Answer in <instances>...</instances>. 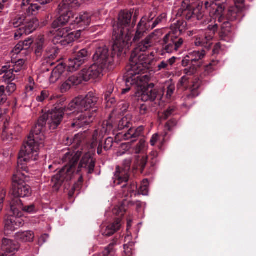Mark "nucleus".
<instances>
[{"label": "nucleus", "mask_w": 256, "mask_h": 256, "mask_svg": "<svg viewBox=\"0 0 256 256\" xmlns=\"http://www.w3.org/2000/svg\"><path fill=\"white\" fill-rule=\"evenodd\" d=\"M116 128L114 126L110 121H104L101 130L102 134L104 133L106 134H112L114 135L115 134Z\"/></svg>", "instance_id": "30"}, {"label": "nucleus", "mask_w": 256, "mask_h": 256, "mask_svg": "<svg viewBox=\"0 0 256 256\" xmlns=\"http://www.w3.org/2000/svg\"><path fill=\"white\" fill-rule=\"evenodd\" d=\"M226 0H198L193 5L183 2L176 14L178 20L171 26V32L166 34L161 42L163 52L172 53L178 51L182 46L184 40L180 35L187 26L184 19L192 21L203 19L204 16V5L206 9H210V14L216 16V21L222 23L219 32L220 40L230 42L234 34V22L242 19V13L238 8L231 6L226 14Z\"/></svg>", "instance_id": "1"}, {"label": "nucleus", "mask_w": 256, "mask_h": 256, "mask_svg": "<svg viewBox=\"0 0 256 256\" xmlns=\"http://www.w3.org/2000/svg\"><path fill=\"white\" fill-rule=\"evenodd\" d=\"M52 0H36V2L38 4L41 5H44L48 4L50 3Z\"/></svg>", "instance_id": "59"}, {"label": "nucleus", "mask_w": 256, "mask_h": 256, "mask_svg": "<svg viewBox=\"0 0 256 256\" xmlns=\"http://www.w3.org/2000/svg\"><path fill=\"white\" fill-rule=\"evenodd\" d=\"M82 156L79 150L76 152H67L63 156L62 160L65 164L64 168L58 174L52 177V183L55 190H58L62 184L68 182L72 178L76 180L71 190L68 192V196H73L76 191H79L83 184V178L86 173L90 174L93 173L96 161L90 153L85 154L76 171V166Z\"/></svg>", "instance_id": "5"}, {"label": "nucleus", "mask_w": 256, "mask_h": 256, "mask_svg": "<svg viewBox=\"0 0 256 256\" xmlns=\"http://www.w3.org/2000/svg\"><path fill=\"white\" fill-rule=\"evenodd\" d=\"M197 68L196 66L191 65L190 68L184 70V74L187 76H192L196 72Z\"/></svg>", "instance_id": "36"}, {"label": "nucleus", "mask_w": 256, "mask_h": 256, "mask_svg": "<svg viewBox=\"0 0 256 256\" xmlns=\"http://www.w3.org/2000/svg\"><path fill=\"white\" fill-rule=\"evenodd\" d=\"M48 238V235L47 234H44L42 236L39 240L38 243L40 244H42L46 242V239Z\"/></svg>", "instance_id": "56"}, {"label": "nucleus", "mask_w": 256, "mask_h": 256, "mask_svg": "<svg viewBox=\"0 0 256 256\" xmlns=\"http://www.w3.org/2000/svg\"><path fill=\"white\" fill-rule=\"evenodd\" d=\"M26 176L24 174L18 172L14 174L12 178V188L10 194L15 198L30 196L32 194V189L26 182Z\"/></svg>", "instance_id": "10"}, {"label": "nucleus", "mask_w": 256, "mask_h": 256, "mask_svg": "<svg viewBox=\"0 0 256 256\" xmlns=\"http://www.w3.org/2000/svg\"><path fill=\"white\" fill-rule=\"evenodd\" d=\"M190 64L191 66V60L188 58V55L185 56L182 61V65L185 67Z\"/></svg>", "instance_id": "54"}, {"label": "nucleus", "mask_w": 256, "mask_h": 256, "mask_svg": "<svg viewBox=\"0 0 256 256\" xmlns=\"http://www.w3.org/2000/svg\"><path fill=\"white\" fill-rule=\"evenodd\" d=\"M6 195V192L5 190H2L0 193V212L3 208L4 200Z\"/></svg>", "instance_id": "49"}, {"label": "nucleus", "mask_w": 256, "mask_h": 256, "mask_svg": "<svg viewBox=\"0 0 256 256\" xmlns=\"http://www.w3.org/2000/svg\"><path fill=\"white\" fill-rule=\"evenodd\" d=\"M102 142H100L98 144V146L97 149V153L98 154L100 155L102 154Z\"/></svg>", "instance_id": "60"}, {"label": "nucleus", "mask_w": 256, "mask_h": 256, "mask_svg": "<svg viewBox=\"0 0 256 256\" xmlns=\"http://www.w3.org/2000/svg\"><path fill=\"white\" fill-rule=\"evenodd\" d=\"M7 100V94L5 92V87L4 86H0V105L4 104Z\"/></svg>", "instance_id": "34"}, {"label": "nucleus", "mask_w": 256, "mask_h": 256, "mask_svg": "<svg viewBox=\"0 0 256 256\" xmlns=\"http://www.w3.org/2000/svg\"><path fill=\"white\" fill-rule=\"evenodd\" d=\"M114 90V86L112 84H109L108 86L107 90L105 94V99L107 100L108 96L112 95V92Z\"/></svg>", "instance_id": "44"}, {"label": "nucleus", "mask_w": 256, "mask_h": 256, "mask_svg": "<svg viewBox=\"0 0 256 256\" xmlns=\"http://www.w3.org/2000/svg\"><path fill=\"white\" fill-rule=\"evenodd\" d=\"M138 192L142 195H146L148 192V188L146 184H143L139 188Z\"/></svg>", "instance_id": "52"}, {"label": "nucleus", "mask_w": 256, "mask_h": 256, "mask_svg": "<svg viewBox=\"0 0 256 256\" xmlns=\"http://www.w3.org/2000/svg\"><path fill=\"white\" fill-rule=\"evenodd\" d=\"M124 205L125 201H124L123 204L120 206H116L112 210V213L120 218H116L113 223L108 226L102 227V233L103 236H110L120 230L121 226L122 220L120 218L124 215L126 211L124 206Z\"/></svg>", "instance_id": "12"}, {"label": "nucleus", "mask_w": 256, "mask_h": 256, "mask_svg": "<svg viewBox=\"0 0 256 256\" xmlns=\"http://www.w3.org/2000/svg\"><path fill=\"white\" fill-rule=\"evenodd\" d=\"M33 40L28 38L24 41H20L14 47L12 52L16 54H22L27 55L30 52V47L33 43Z\"/></svg>", "instance_id": "21"}, {"label": "nucleus", "mask_w": 256, "mask_h": 256, "mask_svg": "<svg viewBox=\"0 0 256 256\" xmlns=\"http://www.w3.org/2000/svg\"><path fill=\"white\" fill-rule=\"evenodd\" d=\"M108 102H110L112 104L116 102L115 98L113 96V95H111L110 96H108L107 100H106Z\"/></svg>", "instance_id": "62"}, {"label": "nucleus", "mask_w": 256, "mask_h": 256, "mask_svg": "<svg viewBox=\"0 0 256 256\" xmlns=\"http://www.w3.org/2000/svg\"><path fill=\"white\" fill-rule=\"evenodd\" d=\"M155 16V15L154 14L152 13H150L149 15L148 16H143L142 18H146V25L148 26V27H149L150 28V23L152 22V21L153 20Z\"/></svg>", "instance_id": "50"}, {"label": "nucleus", "mask_w": 256, "mask_h": 256, "mask_svg": "<svg viewBox=\"0 0 256 256\" xmlns=\"http://www.w3.org/2000/svg\"><path fill=\"white\" fill-rule=\"evenodd\" d=\"M145 146V141L143 139H141L135 148V153L136 154H140L144 150Z\"/></svg>", "instance_id": "37"}, {"label": "nucleus", "mask_w": 256, "mask_h": 256, "mask_svg": "<svg viewBox=\"0 0 256 256\" xmlns=\"http://www.w3.org/2000/svg\"><path fill=\"white\" fill-rule=\"evenodd\" d=\"M82 77L81 75L80 77H78L77 76H70L67 80L71 86H77L81 83L82 81Z\"/></svg>", "instance_id": "33"}, {"label": "nucleus", "mask_w": 256, "mask_h": 256, "mask_svg": "<svg viewBox=\"0 0 256 256\" xmlns=\"http://www.w3.org/2000/svg\"><path fill=\"white\" fill-rule=\"evenodd\" d=\"M124 256H132V248H130L129 246H127L126 245H124Z\"/></svg>", "instance_id": "51"}, {"label": "nucleus", "mask_w": 256, "mask_h": 256, "mask_svg": "<svg viewBox=\"0 0 256 256\" xmlns=\"http://www.w3.org/2000/svg\"><path fill=\"white\" fill-rule=\"evenodd\" d=\"M148 110V107L146 104H142L140 105V113L141 115H144L146 114Z\"/></svg>", "instance_id": "53"}, {"label": "nucleus", "mask_w": 256, "mask_h": 256, "mask_svg": "<svg viewBox=\"0 0 256 256\" xmlns=\"http://www.w3.org/2000/svg\"><path fill=\"white\" fill-rule=\"evenodd\" d=\"M159 138V136L158 134H154L150 140V143L152 146H154L156 142H158Z\"/></svg>", "instance_id": "55"}, {"label": "nucleus", "mask_w": 256, "mask_h": 256, "mask_svg": "<svg viewBox=\"0 0 256 256\" xmlns=\"http://www.w3.org/2000/svg\"><path fill=\"white\" fill-rule=\"evenodd\" d=\"M200 86L198 82L194 84L193 89L192 90L191 93L188 96L187 98H193L198 95L196 90L200 87Z\"/></svg>", "instance_id": "35"}, {"label": "nucleus", "mask_w": 256, "mask_h": 256, "mask_svg": "<svg viewBox=\"0 0 256 256\" xmlns=\"http://www.w3.org/2000/svg\"><path fill=\"white\" fill-rule=\"evenodd\" d=\"M25 60L20 58L15 62H12V65H6L4 66L2 68V73H4V77L8 80H12L14 79L15 76L14 72H20L23 69Z\"/></svg>", "instance_id": "17"}, {"label": "nucleus", "mask_w": 256, "mask_h": 256, "mask_svg": "<svg viewBox=\"0 0 256 256\" xmlns=\"http://www.w3.org/2000/svg\"><path fill=\"white\" fill-rule=\"evenodd\" d=\"M98 105V98L92 92L84 97L81 96L72 100L69 104L68 108L72 113H80V114L74 120L71 126L79 128L92 123L96 116Z\"/></svg>", "instance_id": "7"}, {"label": "nucleus", "mask_w": 256, "mask_h": 256, "mask_svg": "<svg viewBox=\"0 0 256 256\" xmlns=\"http://www.w3.org/2000/svg\"><path fill=\"white\" fill-rule=\"evenodd\" d=\"M30 16L28 15L25 22L22 24V27L16 30L14 34L15 39L18 40L24 34L28 35L32 33L38 26V20L32 18Z\"/></svg>", "instance_id": "15"}, {"label": "nucleus", "mask_w": 256, "mask_h": 256, "mask_svg": "<svg viewBox=\"0 0 256 256\" xmlns=\"http://www.w3.org/2000/svg\"><path fill=\"white\" fill-rule=\"evenodd\" d=\"M177 124V121L176 119L172 118L168 120L166 125V128L168 130L171 131L172 128L176 126Z\"/></svg>", "instance_id": "42"}, {"label": "nucleus", "mask_w": 256, "mask_h": 256, "mask_svg": "<svg viewBox=\"0 0 256 256\" xmlns=\"http://www.w3.org/2000/svg\"><path fill=\"white\" fill-rule=\"evenodd\" d=\"M132 17L131 12H120L119 14L118 22L116 24L113 26L112 38L114 41V50L118 49V54L122 52L126 54V51L132 42H138L136 46L132 51L131 55L134 50L141 44H145V42L148 41L150 43V46H148L146 50L144 52V54L149 56H152L153 62L154 61V56L150 54L146 51L152 44V38L154 36L158 37L162 35L161 30H155L153 32L146 36L148 32L150 30L148 26L146 23V18H142L140 22L136 26L134 30H132L131 28L135 25L136 19L134 18L133 22L130 26V22Z\"/></svg>", "instance_id": "2"}, {"label": "nucleus", "mask_w": 256, "mask_h": 256, "mask_svg": "<svg viewBox=\"0 0 256 256\" xmlns=\"http://www.w3.org/2000/svg\"><path fill=\"white\" fill-rule=\"evenodd\" d=\"M27 16L28 14H26V12L22 14H18L10 22V26L16 28H21V27H22V24H23L24 22H25Z\"/></svg>", "instance_id": "28"}, {"label": "nucleus", "mask_w": 256, "mask_h": 256, "mask_svg": "<svg viewBox=\"0 0 256 256\" xmlns=\"http://www.w3.org/2000/svg\"><path fill=\"white\" fill-rule=\"evenodd\" d=\"M116 54L118 56H120L124 54V52H122L118 55V49L114 50V44L111 49V52H110L106 46L102 44L96 48L92 58L93 61L94 62L101 65V66L108 68L112 64L114 58Z\"/></svg>", "instance_id": "9"}, {"label": "nucleus", "mask_w": 256, "mask_h": 256, "mask_svg": "<svg viewBox=\"0 0 256 256\" xmlns=\"http://www.w3.org/2000/svg\"><path fill=\"white\" fill-rule=\"evenodd\" d=\"M82 0H63L58 5V12L60 15L52 23L54 44L66 46L78 39L82 30L91 23L92 15L84 12L74 19L70 9H76L82 4Z\"/></svg>", "instance_id": "3"}, {"label": "nucleus", "mask_w": 256, "mask_h": 256, "mask_svg": "<svg viewBox=\"0 0 256 256\" xmlns=\"http://www.w3.org/2000/svg\"><path fill=\"white\" fill-rule=\"evenodd\" d=\"M158 162L157 158H150V165L152 168H154Z\"/></svg>", "instance_id": "63"}, {"label": "nucleus", "mask_w": 256, "mask_h": 256, "mask_svg": "<svg viewBox=\"0 0 256 256\" xmlns=\"http://www.w3.org/2000/svg\"><path fill=\"white\" fill-rule=\"evenodd\" d=\"M148 162V157L144 155L138 156L135 160L134 168L140 170V173L142 174Z\"/></svg>", "instance_id": "27"}, {"label": "nucleus", "mask_w": 256, "mask_h": 256, "mask_svg": "<svg viewBox=\"0 0 256 256\" xmlns=\"http://www.w3.org/2000/svg\"><path fill=\"white\" fill-rule=\"evenodd\" d=\"M166 18V14H163L158 16L155 20L152 22L150 26V29L152 30L155 28L159 24H160L162 20Z\"/></svg>", "instance_id": "38"}, {"label": "nucleus", "mask_w": 256, "mask_h": 256, "mask_svg": "<svg viewBox=\"0 0 256 256\" xmlns=\"http://www.w3.org/2000/svg\"><path fill=\"white\" fill-rule=\"evenodd\" d=\"M32 0H22L21 8L28 15H35L41 6L38 4L31 3Z\"/></svg>", "instance_id": "24"}, {"label": "nucleus", "mask_w": 256, "mask_h": 256, "mask_svg": "<svg viewBox=\"0 0 256 256\" xmlns=\"http://www.w3.org/2000/svg\"><path fill=\"white\" fill-rule=\"evenodd\" d=\"M158 70H170L166 60H162L158 64L157 66Z\"/></svg>", "instance_id": "39"}, {"label": "nucleus", "mask_w": 256, "mask_h": 256, "mask_svg": "<svg viewBox=\"0 0 256 256\" xmlns=\"http://www.w3.org/2000/svg\"><path fill=\"white\" fill-rule=\"evenodd\" d=\"M64 67L62 64H58L52 71L50 81L52 82H56L64 72Z\"/></svg>", "instance_id": "26"}, {"label": "nucleus", "mask_w": 256, "mask_h": 256, "mask_svg": "<svg viewBox=\"0 0 256 256\" xmlns=\"http://www.w3.org/2000/svg\"><path fill=\"white\" fill-rule=\"evenodd\" d=\"M150 44V43L148 41L145 42L144 45L141 44L130 56L129 65L126 66V72L124 76L126 88L122 90V94L128 92L131 86L135 84L138 86H141L143 82L148 80V76H142V74L146 72L153 62L152 56L143 54Z\"/></svg>", "instance_id": "6"}, {"label": "nucleus", "mask_w": 256, "mask_h": 256, "mask_svg": "<svg viewBox=\"0 0 256 256\" xmlns=\"http://www.w3.org/2000/svg\"><path fill=\"white\" fill-rule=\"evenodd\" d=\"M20 218L14 216L10 211L8 216L5 220L4 232L6 234H10L24 224V221Z\"/></svg>", "instance_id": "19"}, {"label": "nucleus", "mask_w": 256, "mask_h": 256, "mask_svg": "<svg viewBox=\"0 0 256 256\" xmlns=\"http://www.w3.org/2000/svg\"><path fill=\"white\" fill-rule=\"evenodd\" d=\"M16 90V86L14 83L10 82L8 84L6 88H5V92L7 95L11 94Z\"/></svg>", "instance_id": "40"}, {"label": "nucleus", "mask_w": 256, "mask_h": 256, "mask_svg": "<svg viewBox=\"0 0 256 256\" xmlns=\"http://www.w3.org/2000/svg\"><path fill=\"white\" fill-rule=\"evenodd\" d=\"M16 237L22 242H32L33 241L34 234L32 231L20 232L16 234Z\"/></svg>", "instance_id": "25"}, {"label": "nucleus", "mask_w": 256, "mask_h": 256, "mask_svg": "<svg viewBox=\"0 0 256 256\" xmlns=\"http://www.w3.org/2000/svg\"><path fill=\"white\" fill-rule=\"evenodd\" d=\"M70 111L61 104L54 107L47 113L40 117L37 124L32 130L28 140L24 142L19 152L18 166L19 170H26L25 165L30 160H36L38 157V150L44 146L45 138L44 132L46 128L54 130L60 128L65 112Z\"/></svg>", "instance_id": "4"}, {"label": "nucleus", "mask_w": 256, "mask_h": 256, "mask_svg": "<svg viewBox=\"0 0 256 256\" xmlns=\"http://www.w3.org/2000/svg\"><path fill=\"white\" fill-rule=\"evenodd\" d=\"M158 156V153L156 151L152 152L150 154V158H157Z\"/></svg>", "instance_id": "64"}, {"label": "nucleus", "mask_w": 256, "mask_h": 256, "mask_svg": "<svg viewBox=\"0 0 256 256\" xmlns=\"http://www.w3.org/2000/svg\"><path fill=\"white\" fill-rule=\"evenodd\" d=\"M132 160L126 159L123 162L122 166H117L113 178L114 182L116 185H121L122 189V196L126 198H131L136 196L138 190L137 183L134 182L128 184L130 172L131 168Z\"/></svg>", "instance_id": "8"}, {"label": "nucleus", "mask_w": 256, "mask_h": 256, "mask_svg": "<svg viewBox=\"0 0 256 256\" xmlns=\"http://www.w3.org/2000/svg\"><path fill=\"white\" fill-rule=\"evenodd\" d=\"M71 85L68 82V80H66L60 86V90L62 92H65L67 90H68L70 88Z\"/></svg>", "instance_id": "47"}, {"label": "nucleus", "mask_w": 256, "mask_h": 256, "mask_svg": "<svg viewBox=\"0 0 256 256\" xmlns=\"http://www.w3.org/2000/svg\"><path fill=\"white\" fill-rule=\"evenodd\" d=\"M10 212L18 217L22 216V212L28 214H34L37 210L34 204L24 206L19 198H14L10 202Z\"/></svg>", "instance_id": "14"}, {"label": "nucleus", "mask_w": 256, "mask_h": 256, "mask_svg": "<svg viewBox=\"0 0 256 256\" xmlns=\"http://www.w3.org/2000/svg\"><path fill=\"white\" fill-rule=\"evenodd\" d=\"M113 144V138L111 137L107 138L104 142V148L105 150L107 151L110 149Z\"/></svg>", "instance_id": "41"}, {"label": "nucleus", "mask_w": 256, "mask_h": 256, "mask_svg": "<svg viewBox=\"0 0 256 256\" xmlns=\"http://www.w3.org/2000/svg\"><path fill=\"white\" fill-rule=\"evenodd\" d=\"M188 78L186 76H183L180 80L182 84L184 86L185 84H186V82L188 81Z\"/></svg>", "instance_id": "61"}, {"label": "nucleus", "mask_w": 256, "mask_h": 256, "mask_svg": "<svg viewBox=\"0 0 256 256\" xmlns=\"http://www.w3.org/2000/svg\"><path fill=\"white\" fill-rule=\"evenodd\" d=\"M174 108H169L166 110L163 114H162V118L164 120H166L174 112Z\"/></svg>", "instance_id": "43"}, {"label": "nucleus", "mask_w": 256, "mask_h": 256, "mask_svg": "<svg viewBox=\"0 0 256 256\" xmlns=\"http://www.w3.org/2000/svg\"><path fill=\"white\" fill-rule=\"evenodd\" d=\"M48 96V92L44 90L41 92L40 95L36 97V100L40 102H42Z\"/></svg>", "instance_id": "48"}, {"label": "nucleus", "mask_w": 256, "mask_h": 256, "mask_svg": "<svg viewBox=\"0 0 256 256\" xmlns=\"http://www.w3.org/2000/svg\"><path fill=\"white\" fill-rule=\"evenodd\" d=\"M175 87L174 85H170L167 88L166 97L168 99H170L174 94Z\"/></svg>", "instance_id": "45"}, {"label": "nucleus", "mask_w": 256, "mask_h": 256, "mask_svg": "<svg viewBox=\"0 0 256 256\" xmlns=\"http://www.w3.org/2000/svg\"><path fill=\"white\" fill-rule=\"evenodd\" d=\"M220 49V42H218L216 44V45L214 46L213 48V50H212L213 54H218Z\"/></svg>", "instance_id": "57"}, {"label": "nucleus", "mask_w": 256, "mask_h": 256, "mask_svg": "<svg viewBox=\"0 0 256 256\" xmlns=\"http://www.w3.org/2000/svg\"><path fill=\"white\" fill-rule=\"evenodd\" d=\"M80 136L78 135H75L74 138L66 137L64 144L66 145H72V148L76 150L80 147L81 144Z\"/></svg>", "instance_id": "31"}, {"label": "nucleus", "mask_w": 256, "mask_h": 256, "mask_svg": "<svg viewBox=\"0 0 256 256\" xmlns=\"http://www.w3.org/2000/svg\"><path fill=\"white\" fill-rule=\"evenodd\" d=\"M90 56L89 52L86 48L78 50L74 49L68 60V68L70 72L76 71L88 60Z\"/></svg>", "instance_id": "13"}, {"label": "nucleus", "mask_w": 256, "mask_h": 256, "mask_svg": "<svg viewBox=\"0 0 256 256\" xmlns=\"http://www.w3.org/2000/svg\"><path fill=\"white\" fill-rule=\"evenodd\" d=\"M178 58L176 57L173 56L166 60L170 68H171V66H172V64L176 62V60Z\"/></svg>", "instance_id": "58"}, {"label": "nucleus", "mask_w": 256, "mask_h": 256, "mask_svg": "<svg viewBox=\"0 0 256 256\" xmlns=\"http://www.w3.org/2000/svg\"><path fill=\"white\" fill-rule=\"evenodd\" d=\"M235 2V6H236L240 10L242 13V18L244 16L243 14V10H244V0H234Z\"/></svg>", "instance_id": "46"}, {"label": "nucleus", "mask_w": 256, "mask_h": 256, "mask_svg": "<svg viewBox=\"0 0 256 256\" xmlns=\"http://www.w3.org/2000/svg\"><path fill=\"white\" fill-rule=\"evenodd\" d=\"M106 69L105 67L95 62L90 66L84 68L80 74L85 81H88L93 78H100L103 76L104 71Z\"/></svg>", "instance_id": "16"}, {"label": "nucleus", "mask_w": 256, "mask_h": 256, "mask_svg": "<svg viewBox=\"0 0 256 256\" xmlns=\"http://www.w3.org/2000/svg\"><path fill=\"white\" fill-rule=\"evenodd\" d=\"M35 53L37 57L42 56L44 46V40L43 36H39L36 40L35 44Z\"/></svg>", "instance_id": "29"}, {"label": "nucleus", "mask_w": 256, "mask_h": 256, "mask_svg": "<svg viewBox=\"0 0 256 256\" xmlns=\"http://www.w3.org/2000/svg\"><path fill=\"white\" fill-rule=\"evenodd\" d=\"M159 96L158 90L154 88V84H150L148 88L143 92L141 99L142 101L150 100L153 102Z\"/></svg>", "instance_id": "23"}, {"label": "nucleus", "mask_w": 256, "mask_h": 256, "mask_svg": "<svg viewBox=\"0 0 256 256\" xmlns=\"http://www.w3.org/2000/svg\"><path fill=\"white\" fill-rule=\"evenodd\" d=\"M218 62L219 61L218 60H212L210 62L204 66V71L208 74L211 73L216 70V67Z\"/></svg>", "instance_id": "32"}, {"label": "nucleus", "mask_w": 256, "mask_h": 256, "mask_svg": "<svg viewBox=\"0 0 256 256\" xmlns=\"http://www.w3.org/2000/svg\"><path fill=\"white\" fill-rule=\"evenodd\" d=\"M218 24H216L214 25H209L208 29L210 31L212 34H205L204 36H201L196 38L195 44L197 46H201L206 50H209L212 46V40L216 32L218 30Z\"/></svg>", "instance_id": "18"}, {"label": "nucleus", "mask_w": 256, "mask_h": 256, "mask_svg": "<svg viewBox=\"0 0 256 256\" xmlns=\"http://www.w3.org/2000/svg\"><path fill=\"white\" fill-rule=\"evenodd\" d=\"M206 56V52L202 50L200 51H194L190 52L188 58L191 60V65L200 68L203 64L202 60Z\"/></svg>", "instance_id": "22"}, {"label": "nucleus", "mask_w": 256, "mask_h": 256, "mask_svg": "<svg viewBox=\"0 0 256 256\" xmlns=\"http://www.w3.org/2000/svg\"><path fill=\"white\" fill-rule=\"evenodd\" d=\"M132 124L128 117H124L120 120L118 124V130H126L124 134L123 132L118 133V134H122L123 138L124 140L135 139L143 134L144 130L143 126H140L136 128H132Z\"/></svg>", "instance_id": "11"}, {"label": "nucleus", "mask_w": 256, "mask_h": 256, "mask_svg": "<svg viewBox=\"0 0 256 256\" xmlns=\"http://www.w3.org/2000/svg\"><path fill=\"white\" fill-rule=\"evenodd\" d=\"M19 248L18 243L14 240L4 238L2 241V250L0 256H15L14 254L8 256L6 253L10 254L17 251Z\"/></svg>", "instance_id": "20"}]
</instances>
